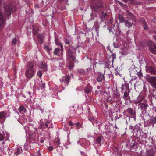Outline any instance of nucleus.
Wrapping results in <instances>:
<instances>
[{"mask_svg": "<svg viewBox=\"0 0 156 156\" xmlns=\"http://www.w3.org/2000/svg\"><path fill=\"white\" fill-rule=\"evenodd\" d=\"M48 148L49 151H52L53 149V148L52 147H50Z\"/></svg>", "mask_w": 156, "mask_h": 156, "instance_id": "nucleus-55", "label": "nucleus"}, {"mask_svg": "<svg viewBox=\"0 0 156 156\" xmlns=\"http://www.w3.org/2000/svg\"><path fill=\"white\" fill-rule=\"evenodd\" d=\"M64 41L66 44H69L71 40L70 39H68L66 37L64 38Z\"/></svg>", "mask_w": 156, "mask_h": 156, "instance_id": "nucleus-32", "label": "nucleus"}, {"mask_svg": "<svg viewBox=\"0 0 156 156\" xmlns=\"http://www.w3.org/2000/svg\"><path fill=\"white\" fill-rule=\"evenodd\" d=\"M125 11L126 12V17L127 19L132 20L134 21H136V17L133 13L128 10H126Z\"/></svg>", "mask_w": 156, "mask_h": 156, "instance_id": "nucleus-8", "label": "nucleus"}, {"mask_svg": "<svg viewBox=\"0 0 156 156\" xmlns=\"http://www.w3.org/2000/svg\"><path fill=\"white\" fill-rule=\"evenodd\" d=\"M63 51V50H62L61 49H60L58 48H56L55 49L54 54L58 56H59L60 51Z\"/></svg>", "mask_w": 156, "mask_h": 156, "instance_id": "nucleus-17", "label": "nucleus"}, {"mask_svg": "<svg viewBox=\"0 0 156 156\" xmlns=\"http://www.w3.org/2000/svg\"><path fill=\"white\" fill-rule=\"evenodd\" d=\"M35 156H41L39 152H37L35 154Z\"/></svg>", "mask_w": 156, "mask_h": 156, "instance_id": "nucleus-52", "label": "nucleus"}, {"mask_svg": "<svg viewBox=\"0 0 156 156\" xmlns=\"http://www.w3.org/2000/svg\"><path fill=\"white\" fill-rule=\"evenodd\" d=\"M99 27L98 26H97L95 27V30L97 33H98V30L99 29Z\"/></svg>", "mask_w": 156, "mask_h": 156, "instance_id": "nucleus-48", "label": "nucleus"}, {"mask_svg": "<svg viewBox=\"0 0 156 156\" xmlns=\"http://www.w3.org/2000/svg\"><path fill=\"white\" fill-rule=\"evenodd\" d=\"M44 48L46 49L48 52H49L52 49L51 48H49L48 46L47 45L44 46Z\"/></svg>", "mask_w": 156, "mask_h": 156, "instance_id": "nucleus-33", "label": "nucleus"}, {"mask_svg": "<svg viewBox=\"0 0 156 156\" xmlns=\"http://www.w3.org/2000/svg\"><path fill=\"white\" fill-rule=\"evenodd\" d=\"M144 29L145 30H148L149 29V27L147 26V23H146L143 25Z\"/></svg>", "mask_w": 156, "mask_h": 156, "instance_id": "nucleus-39", "label": "nucleus"}, {"mask_svg": "<svg viewBox=\"0 0 156 156\" xmlns=\"http://www.w3.org/2000/svg\"><path fill=\"white\" fill-rule=\"evenodd\" d=\"M33 33L34 35H36L38 32L39 29L36 26H33Z\"/></svg>", "mask_w": 156, "mask_h": 156, "instance_id": "nucleus-24", "label": "nucleus"}, {"mask_svg": "<svg viewBox=\"0 0 156 156\" xmlns=\"http://www.w3.org/2000/svg\"><path fill=\"white\" fill-rule=\"evenodd\" d=\"M73 67H74V65H73V63H69V65H68V67H69V69H71L73 68Z\"/></svg>", "mask_w": 156, "mask_h": 156, "instance_id": "nucleus-37", "label": "nucleus"}, {"mask_svg": "<svg viewBox=\"0 0 156 156\" xmlns=\"http://www.w3.org/2000/svg\"><path fill=\"white\" fill-rule=\"evenodd\" d=\"M23 151L21 147H19L17 148V150L15 151V154L16 155L22 153Z\"/></svg>", "mask_w": 156, "mask_h": 156, "instance_id": "nucleus-20", "label": "nucleus"}, {"mask_svg": "<svg viewBox=\"0 0 156 156\" xmlns=\"http://www.w3.org/2000/svg\"><path fill=\"white\" fill-rule=\"evenodd\" d=\"M125 2H126L128 1H130L131 4H133L134 2V1L135 0H123Z\"/></svg>", "mask_w": 156, "mask_h": 156, "instance_id": "nucleus-44", "label": "nucleus"}, {"mask_svg": "<svg viewBox=\"0 0 156 156\" xmlns=\"http://www.w3.org/2000/svg\"><path fill=\"white\" fill-rule=\"evenodd\" d=\"M92 89V87L89 84H88L84 89V92L86 94L89 93L91 91Z\"/></svg>", "mask_w": 156, "mask_h": 156, "instance_id": "nucleus-13", "label": "nucleus"}, {"mask_svg": "<svg viewBox=\"0 0 156 156\" xmlns=\"http://www.w3.org/2000/svg\"><path fill=\"white\" fill-rule=\"evenodd\" d=\"M54 142L57 144V146L59 145L60 144L59 139H58V141H55Z\"/></svg>", "mask_w": 156, "mask_h": 156, "instance_id": "nucleus-50", "label": "nucleus"}, {"mask_svg": "<svg viewBox=\"0 0 156 156\" xmlns=\"http://www.w3.org/2000/svg\"><path fill=\"white\" fill-rule=\"evenodd\" d=\"M35 72L34 69H28L25 72L26 76L29 78H32L34 75Z\"/></svg>", "mask_w": 156, "mask_h": 156, "instance_id": "nucleus-7", "label": "nucleus"}, {"mask_svg": "<svg viewBox=\"0 0 156 156\" xmlns=\"http://www.w3.org/2000/svg\"><path fill=\"white\" fill-rule=\"evenodd\" d=\"M73 47L71 45L67 47L66 49L67 58L69 60L74 61L76 59V53L73 51L71 49H73Z\"/></svg>", "mask_w": 156, "mask_h": 156, "instance_id": "nucleus-2", "label": "nucleus"}, {"mask_svg": "<svg viewBox=\"0 0 156 156\" xmlns=\"http://www.w3.org/2000/svg\"><path fill=\"white\" fill-rule=\"evenodd\" d=\"M146 154H147V155H148L149 156H154L153 150L151 149L148 150L146 152Z\"/></svg>", "mask_w": 156, "mask_h": 156, "instance_id": "nucleus-21", "label": "nucleus"}, {"mask_svg": "<svg viewBox=\"0 0 156 156\" xmlns=\"http://www.w3.org/2000/svg\"><path fill=\"white\" fill-rule=\"evenodd\" d=\"M129 129H132L133 130V131H135V127H134L133 126H130L129 127Z\"/></svg>", "mask_w": 156, "mask_h": 156, "instance_id": "nucleus-46", "label": "nucleus"}, {"mask_svg": "<svg viewBox=\"0 0 156 156\" xmlns=\"http://www.w3.org/2000/svg\"><path fill=\"white\" fill-rule=\"evenodd\" d=\"M47 65L44 62H42L39 65V67L43 69L45 71L47 70Z\"/></svg>", "mask_w": 156, "mask_h": 156, "instance_id": "nucleus-14", "label": "nucleus"}, {"mask_svg": "<svg viewBox=\"0 0 156 156\" xmlns=\"http://www.w3.org/2000/svg\"><path fill=\"white\" fill-rule=\"evenodd\" d=\"M97 76L96 80L98 82H101L105 80L104 75L101 73L98 72L97 74Z\"/></svg>", "mask_w": 156, "mask_h": 156, "instance_id": "nucleus-10", "label": "nucleus"}, {"mask_svg": "<svg viewBox=\"0 0 156 156\" xmlns=\"http://www.w3.org/2000/svg\"><path fill=\"white\" fill-rule=\"evenodd\" d=\"M133 79H132L128 83H126L121 86V90L122 94H123L122 98L125 100H129L130 99L129 94L131 90L133 87V84L132 83Z\"/></svg>", "mask_w": 156, "mask_h": 156, "instance_id": "nucleus-1", "label": "nucleus"}, {"mask_svg": "<svg viewBox=\"0 0 156 156\" xmlns=\"http://www.w3.org/2000/svg\"><path fill=\"white\" fill-rule=\"evenodd\" d=\"M147 81L150 83V85L156 89V77H149L147 79Z\"/></svg>", "mask_w": 156, "mask_h": 156, "instance_id": "nucleus-5", "label": "nucleus"}, {"mask_svg": "<svg viewBox=\"0 0 156 156\" xmlns=\"http://www.w3.org/2000/svg\"><path fill=\"white\" fill-rule=\"evenodd\" d=\"M140 23H142L143 24V25L147 23L146 21L142 18H140Z\"/></svg>", "mask_w": 156, "mask_h": 156, "instance_id": "nucleus-35", "label": "nucleus"}, {"mask_svg": "<svg viewBox=\"0 0 156 156\" xmlns=\"http://www.w3.org/2000/svg\"><path fill=\"white\" fill-rule=\"evenodd\" d=\"M17 41V39L16 38H14L12 40V44L14 45L16 44Z\"/></svg>", "mask_w": 156, "mask_h": 156, "instance_id": "nucleus-38", "label": "nucleus"}, {"mask_svg": "<svg viewBox=\"0 0 156 156\" xmlns=\"http://www.w3.org/2000/svg\"><path fill=\"white\" fill-rule=\"evenodd\" d=\"M97 89L99 90L100 89L101 87L99 86H97Z\"/></svg>", "mask_w": 156, "mask_h": 156, "instance_id": "nucleus-61", "label": "nucleus"}, {"mask_svg": "<svg viewBox=\"0 0 156 156\" xmlns=\"http://www.w3.org/2000/svg\"><path fill=\"white\" fill-rule=\"evenodd\" d=\"M119 118V117H118V116H115V120H117V119H118Z\"/></svg>", "mask_w": 156, "mask_h": 156, "instance_id": "nucleus-59", "label": "nucleus"}, {"mask_svg": "<svg viewBox=\"0 0 156 156\" xmlns=\"http://www.w3.org/2000/svg\"><path fill=\"white\" fill-rule=\"evenodd\" d=\"M7 115V113L5 111L0 112V119H2L5 117Z\"/></svg>", "mask_w": 156, "mask_h": 156, "instance_id": "nucleus-30", "label": "nucleus"}, {"mask_svg": "<svg viewBox=\"0 0 156 156\" xmlns=\"http://www.w3.org/2000/svg\"><path fill=\"white\" fill-rule=\"evenodd\" d=\"M18 110L19 112L23 111L24 113L26 112V108L23 106L21 105H20V107L19 108Z\"/></svg>", "mask_w": 156, "mask_h": 156, "instance_id": "nucleus-28", "label": "nucleus"}, {"mask_svg": "<svg viewBox=\"0 0 156 156\" xmlns=\"http://www.w3.org/2000/svg\"><path fill=\"white\" fill-rule=\"evenodd\" d=\"M153 97L155 98L156 99V95H154V94H153Z\"/></svg>", "mask_w": 156, "mask_h": 156, "instance_id": "nucleus-62", "label": "nucleus"}, {"mask_svg": "<svg viewBox=\"0 0 156 156\" xmlns=\"http://www.w3.org/2000/svg\"><path fill=\"white\" fill-rule=\"evenodd\" d=\"M154 39L156 41V36H154Z\"/></svg>", "mask_w": 156, "mask_h": 156, "instance_id": "nucleus-64", "label": "nucleus"}, {"mask_svg": "<svg viewBox=\"0 0 156 156\" xmlns=\"http://www.w3.org/2000/svg\"><path fill=\"white\" fill-rule=\"evenodd\" d=\"M37 75L39 77H41L42 76L41 72L40 70L38 71L37 73Z\"/></svg>", "mask_w": 156, "mask_h": 156, "instance_id": "nucleus-41", "label": "nucleus"}, {"mask_svg": "<svg viewBox=\"0 0 156 156\" xmlns=\"http://www.w3.org/2000/svg\"><path fill=\"white\" fill-rule=\"evenodd\" d=\"M137 74L138 76L140 78L143 76V74L141 72H137Z\"/></svg>", "mask_w": 156, "mask_h": 156, "instance_id": "nucleus-42", "label": "nucleus"}, {"mask_svg": "<svg viewBox=\"0 0 156 156\" xmlns=\"http://www.w3.org/2000/svg\"><path fill=\"white\" fill-rule=\"evenodd\" d=\"M111 57L112 58V60H114V59L116 58V54L115 53H112L111 56Z\"/></svg>", "mask_w": 156, "mask_h": 156, "instance_id": "nucleus-40", "label": "nucleus"}, {"mask_svg": "<svg viewBox=\"0 0 156 156\" xmlns=\"http://www.w3.org/2000/svg\"><path fill=\"white\" fill-rule=\"evenodd\" d=\"M49 122L46 123L45 125V126L47 127H48V124H49Z\"/></svg>", "mask_w": 156, "mask_h": 156, "instance_id": "nucleus-57", "label": "nucleus"}, {"mask_svg": "<svg viewBox=\"0 0 156 156\" xmlns=\"http://www.w3.org/2000/svg\"><path fill=\"white\" fill-rule=\"evenodd\" d=\"M55 44L57 45H59L61 48L62 50H63V45L61 43V42L59 41V40L58 39H57L56 38H55Z\"/></svg>", "mask_w": 156, "mask_h": 156, "instance_id": "nucleus-18", "label": "nucleus"}, {"mask_svg": "<svg viewBox=\"0 0 156 156\" xmlns=\"http://www.w3.org/2000/svg\"><path fill=\"white\" fill-rule=\"evenodd\" d=\"M43 35L42 34H38L37 36V40L40 43H43L42 38H43Z\"/></svg>", "mask_w": 156, "mask_h": 156, "instance_id": "nucleus-22", "label": "nucleus"}, {"mask_svg": "<svg viewBox=\"0 0 156 156\" xmlns=\"http://www.w3.org/2000/svg\"><path fill=\"white\" fill-rule=\"evenodd\" d=\"M103 140V136H98L96 139V142L97 144H98L99 146L101 145L102 142Z\"/></svg>", "mask_w": 156, "mask_h": 156, "instance_id": "nucleus-15", "label": "nucleus"}, {"mask_svg": "<svg viewBox=\"0 0 156 156\" xmlns=\"http://www.w3.org/2000/svg\"><path fill=\"white\" fill-rule=\"evenodd\" d=\"M127 112L128 113L130 114L131 116H133V118L136 119V111L133 110V109L131 108H129L127 109Z\"/></svg>", "mask_w": 156, "mask_h": 156, "instance_id": "nucleus-12", "label": "nucleus"}, {"mask_svg": "<svg viewBox=\"0 0 156 156\" xmlns=\"http://www.w3.org/2000/svg\"><path fill=\"white\" fill-rule=\"evenodd\" d=\"M78 72L80 74H84L85 71L83 70H79L78 71Z\"/></svg>", "mask_w": 156, "mask_h": 156, "instance_id": "nucleus-45", "label": "nucleus"}, {"mask_svg": "<svg viewBox=\"0 0 156 156\" xmlns=\"http://www.w3.org/2000/svg\"><path fill=\"white\" fill-rule=\"evenodd\" d=\"M69 125L72 126L75 125V124L73 123L71 121H69Z\"/></svg>", "mask_w": 156, "mask_h": 156, "instance_id": "nucleus-51", "label": "nucleus"}, {"mask_svg": "<svg viewBox=\"0 0 156 156\" xmlns=\"http://www.w3.org/2000/svg\"><path fill=\"white\" fill-rule=\"evenodd\" d=\"M75 125L78 127V129L80 128L82 126L81 125L79 122H78L76 123H75Z\"/></svg>", "mask_w": 156, "mask_h": 156, "instance_id": "nucleus-43", "label": "nucleus"}, {"mask_svg": "<svg viewBox=\"0 0 156 156\" xmlns=\"http://www.w3.org/2000/svg\"><path fill=\"white\" fill-rule=\"evenodd\" d=\"M103 16L104 17V18H105V16L107 15V14L106 13H104L103 12H102Z\"/></svg>", "mask_w": 156, "mask_h": 156, "instance_id": "nucleus-53", "label": "nucleus"}, {"mask_svg": "<svg viewBox=\"0 0 156 156\" xmlns=\"http://www.w3.org/2000/svg\"><path fill=\"white\" fill-rule=\"evenodd\" d=\"M146 71L147 72L151 74L156 75V69L151 66L146 67Z\"/></svg>", "mask_w": 156, "mask_h": 156, "instance_id": "nucleus-9", "label": "nucleus"}, {"mask_svg": "<svg viewBox=\"0 0 156 156\" xmlns=\"http://www.w3.org/2000/svg\"><path fill=\"white\" fill-rule=\"evenodd\" d=\"M117 2L119 4L121 5V6L122 5H123V4L121 2L118 1H117Z\"/></svg>", "mask_w": 156, "mask_h": 156, "instance_id": "nucleus-56", "label": "nucleus"}, {"mask_svg": "<svg viewBox=\"0 0 156 156\" xmlns=\"http://www.w3.org/2000/svg\"><path fill=\"white\" fill-rule=\"evenodd\" d=\"M136 70L135 69L133 70L130 73V75L131 77H134V79H136L137 77H135V76H134V73H136Z\"/></svg>", "mask_w": 156, "mask_h": 156, "instance_id": "nucleus-31", "label": "nucleus"}, {"mask_svg": "<svg viewBox=\"0 0 156 156\" xmlns=\"http://www.w3.org/2000/svg\"><path fill=\"white\" fill-rule=\"evenodd\" d=\"M89 120L91 121L92 124L94 125L95 123H97L94 117H88Z\"/></svg>", "mask_w": 156, "mask_h": 156, "instance_id": "nucleus-25", "label": "nucleus"}, {"mask_svg": "<svg viewBox=\"0 0 156 156\" xmlns=\"http://www.w3.org/2000/svg\"><path fill=\"white\" fill-rule=\"evenodd\" d=\"M70 79V76L68 75H66L62 77L60 80L62 83H64L65 86H67L69 85Z\"/></svg>", "mask_w": 156, "mask_h": 156, "instance_id": "nucleus-4", "label": "nucleus"}, {"mask_svg": "<svg viewBox=\"0 0 156 156\" xmlns=\"http://www.w3.org/2000/svg\"><path fill=\"white\" fill-rule=\"evenodd\" d=\"M113 45L115 48H118L119 47V45L117 41L116 42H113Z\"/></svg>", "mask_w": 156, "mask_h": 156, "instance_id": "nucleus-36", "label": "nucleus"}, {"mask_svg": "<svg viewBox=\"0 0 156 156\" xmlns=\"http://www.w3.org/2000/svg\"><path fill=\"white\" fill-rule=\"evenodd\" d=\"M133 135L135 136H136L137 139L139 138H140V137H141V138L143 137V136H141V132L139 130H137L135 131L134 132Z\"/></svg>", "mask_w": 156, "mask_h": 156, "instance_id": "nucleus-16", "label": "nucleus"}, {"mask_svg": "<svg viewBox=\"0 0 156 156\" xmlns=\"http://www.w3.org/2000/svg\"><path fill=\"white\" fill-rule=\"evenodd\" d=\"M35 65V64L34 62H29L27 63V66L28 69H34V68Z\"/></svg>", "mask_w": 156, "mask_h": 156, "instance_id": "nucleus-19", "label": "nucleus"}, {"mask_svg": "<svg viewBox=\"0 0 156 156\" xmlns=\"http://www.w3.org/2000/svg\"><path fill=\"white\" fill-rule=\"evenodd\" d=\"M149 49L150 52L156 55V44L152 42H150L148 44Z\"/></svg>", "mask_w": 156, "mask_h": 156, "instance_id": "nucleus-6", "label": "nucleus"}, {"mask_svg": "<svg viewBox=\"0 0 156 156\" xmlns=\"http://www.w3.org/2000/svg\"><path fill=\"white\" fill-rule=\"evenodd\" d=\"M118 18L120 21L121 22L123 23L125 22V21L124 19V18L122 14H119L118 15Z\"/></svg>", "mask_w": 156, "mask_h": 156, "instance_id": "nucleus-27", "label": "nucleus"}, {"mask_svg": "<svg viewBox=\"0 0 156 156\" xmlns=\"http://www.w3.org/2000/svg\"><path fill=\"white\" fill-rule=\"evenodd\" d=\"M122 6L124 8H127V5H125L123 4V5H122Z\"/></svg>", "mask_w": 156, "mask_h": 156, "instance_id": "nucleus-60", "label": "nucleus"}, {"mask_svg": "<svg viewBox=\"0 0 156 156\" xmlns=\"http://www.w3.org/2000/svg\"><path fill=\"white\" fill-rule=\"evenodd\" d=\"M4 137L3 135L0 133V141H2L4 139Z\"/></svg>", "mask_w": 156, "mask_h": 156, "instance_id": "nucleus-47", "label": "nucleus"}, {"mask_svg": "<svg viewBox=\"0 0 156 156\" xmlns=\"http://www.w3.org/2000/svg\"><path fill=\"white\" fill-rule=\"evenodd\" d=\"M91 7L94 10H99L103 7L101 2L100 0H91Z\"/></svg>", "mask_w": 156, "mask_h": 156, "instance_id": "nucleus-3", "label": "nucleus"}, {"mask_svg": "<svg viewBox=\"0 0 156 156\" xmlns=\"http://www.w3.org/2000/svg\"><path fill=\"white\" fill-rule=\"evenodd\" d=\"M133 24V23H132L129 22L128 20H126L125 21V25L126 27H131L132 25Z\"/></svg>", "mask_w": 156, "mask_h": 156, "instance_id": "nucleus-29", "label": "nucleus"}, {"mask_svg": "<svg viewBox=\"0 0 156 156\" xmlns=\"http://www.w3.org/2000/svg\"><path fill=\"white\" fill-rule=\"evenodd\" d=\"M150 122L151 123L153 124L156 123V117H151L150 119Z\"/></svg>", "mask_w": 156, "mask_h": 156, "instance_id": "nucleus-23", "label": "nucleus"}, {"mask_svg": "<svg viewBox=\"0 0 156 156\" xmlns=\"http://www.w3.org/2000/svg\"><path fill=\"white\" fill-rule=\"evenodd\" d=\"M59 1L60 2H66L68 1V0H59Z\"/></svg>", "mask_w": 156, "mask_h": 156, "instance_id": "nucleus-58", "label": "nucleus"}, {"mask_svg": "<svg viewBox=\"0 0 156 156\" xmlns=\"http://www.w3.org/2000/svg\"><path fill=\"white\" fill-rule=\"evenodd\" d=\"M132 148H134L135 149H137V147L135 144H133L131 147Z\"/></svg>", "mask_w": 156, "mask_h": 156, "instance_id": "nucleus-49", "label": "nucleus"}, {"mask_svg": "<svg viewBox=\"0 0 156 156\" xmlns=\"http://www.w3.org/2000/svg\"><path fill=\"white\" fill-rule=\"evenodd\" d=\"M114 60H112V61H111L109 62H107L106 63V65L108 66V67H111V66L112 65L113 63V62Z\"/></svg>", "mask_w": 156, "mask_h": 156, "instance_id": "nucleus-34", "label": "nucleus"}, {"mask_svg": "<svg viewBox=\"0 0 156 156\" xmlns=\"http://www.w3.org/2000/svg\"><path fill=\"white\" fill-rule=\"evenodd\" d=\"M28 94L29 95H30L31 94V92L30 91H29L28 92Z\"/></svg>", "mask_w": 156, "mask_h": 156, "instance_id": "nucleus-63", "label": "nucleus"}, {"mask_svg": "<svg viewBox=\"0 0 156 156\" xmlns=\"http://www.w3.org/2000/svg\"><path fill=\"white\" fill-rule=\"evenodd\" d=\"M45 83H43L42 84V85H41V88H45Z\"/></svg>", "mask_w": 156, "mask_h": 156, "instance_id": "nucleus-54", "label": "nucleus"}, {"mask_svg": "<svg viewBox=\"0 0 156 156\" xmlns=\"http://www.w3.org/2000/svg\"><path fill=\"white\" fill-rule=\"evenodd\" d=\"M106 126H103L102 124H99L98 125V128L101 132H104V130H105V128Z\"/></svg>", "mask_w": 156, "mask_h": 156, "instance_id": "nucleus-26", "label": "nucleus"}, {"mask_svg": "<svg viewBox=\"0 0 156 156\" xmlns=\"http://www.w3.org/2000/svg\"><path fill=\"white\" fill-rule=\"evenodd\" d=\"M148 105L147 104L140 103L139 104L138 109H140L142 113H143L144 111L146 112Z\"/></svg>", "mask_w": 156, "mask_h": 156, "instance_id": "nucleus-11", "label": "nucleus"}]
</instances>
